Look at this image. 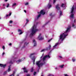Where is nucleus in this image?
<instances>
[{
	"label": "nucleus",
	"instance_id": "63",
	"mask_svg": "<svg viewBox=\"0 0 76 76\" xmlns=\"http://www.w3.org/2000/svg\"><path fill=\"white\" fill-rule=\"evenodd\" d=\"M12 34H13V32H12Z\"/></svg>",
	"mask_w": 76,
	"mask_h": 76
},
{
	"label": "nucleus",
	"instance_id": "13",
	"mask_svg": "<svg viewBox=\"0 0 76 76\" xmlns=\"http://www.w3.org/2000/svg\"><path fill=\"white\" fill-rule=\"evenodd\" d=\"M0 66L1 67H3V68H5V67L6 66V65L5 64L3 65V64H0Z\"/></svg>",
	"mask_w": 76,
	"mask_h": 76
},
{
	"label": "nucleus",
	"instance_id": "61",
	"mask_svg": "<svg viewBox=\"0 0 76 76\" xmlns=\"http://www.w3.org/2000/svg\"><path fill=\"white\" fill-rule=\"evenodd\" d=\"M56 69H57V68H56Z\"/></svg>",
	"mask_w": 76,
	"mask_h": 76
},
{
	"label": "nucleus",
	"instance_id": "42",
	"mask_svg": "<svg viewBox=\"0 0 76 76\" xmlns=\"http://www.w3.org/2000/svg\"><path fill=\"white\" fill-rule=\"evenodd\" d=\"M17 58H18V57H15L14 58H13V59H16Z\"/></svg>",
	"mask_w": 76,
	"mask_h": 76
},
{
	"label": "nucleus",
	"instance_id": "46",
	"mask_svg": "<svg viewBox=\"0 0 76 76\" xmlns=\"http://www.w3.org/2000/svg\"><path fill=\"white\" fill-rule=\"evenodd\" d=\"M26 76H30V75L29 74H27Z\"/></svg>",
	"mask_w": 76,
	"mask_h": 76
},
{
	"label": "nucleus",
	"instance_id": "30",
	"mask_svg": "<svg viewBox=\"0 0 76 76\" xmlns=\"http://www.w3.org/2000/svg\"><path fill=\"white\" fill-rule=\"evenodd\" d=\"M18 62H21V61H22V60H19L17 61V62H18Z\"/></svg>",
	"mask_w": 76,
	"mask_h": 76
},
{
	"label": "nucleus",
	"instance_id": "34",
	"mask_svg": "<svg viewBox=\"0 0 76 76\" xmlns=\"http://www.w3.org/2000/svg\"><path fill=\"white\" fill-rule=\"evenodd\" d=\"M48 76H54V75H52L51 74H49Z\"/></svg>",
	"mask_w": 76,
	"mask_h": 76
},
{
	"label": "nucleus",
	"instance_id": "36",
	"mask_svg": "<svg viewBox=\"0 0 76 76\" xmlns=\"http://www.w3.org/2000/svg\"><path fill=\"white\" fill-rule=\"evenodd\" d=\"M52 39H49V40L48 41V42H50V41H51V40H52Z\"/></svg>",
	"mask_w": 76,
	"mask_h": 76
},
{
	"label": "nucleus",
	"instance_id": "59",
	"mask_svg": "<svg viewBox=\"0 0 76 76\" xmlns=\"http://www.w3.org/2000/svg\"><path fill=\"white\" fill-rule=\"evenodd\" d=\"M44 56V54H42V56Z\"/></svg>",
	"mask_w": 76,
	"mask_h": 76
},
{
	"label": "nucleus",
	"instance_id": "32",
	"mask_svg": "<svg viewBox=\"0 0 76 76\" xmlns=\"http://www.w3.org/2000/svg\"><path fill=\"white\" fill-rule=\"evenodd\" d=\"M12 22H13V21L12 20H10L9 21L10 23H12Z\"/></svg>",
	"mask_w": 76,
	"mask_h": 76
},
{
	"label": "nucleus",
	"instance_id": "10",
	"mask_svg": "<svg viewBox=\"0 0 76 76\" xmlns=\"http://www.w3.org/2000/svg\"><path fill=\"white\" fill-rule=\"evenodd\" d=\"M59 4H57L56 5V8L58 10H60V7H59Z\"/></svg>",
	"mask_w": 76,
	"mask_h": 76
},
{
	"label": "nucleus",
	"instance_id": "35",
	"mask_svg": "<svg viewBox=\"0 0 76 76\" xmlns=\"http://www.w3.org/2000/svg\"><path fill=\"white\" fill-rule=\"evenodd\" d=\"M18 32H21V31H22V30H20V29H19L18 30Z\"/></svg>",
	"mask_w": 76,
	"mask_h": 76
},
{
	"label": "nucleus",
	"instance_id": "23",
	"mask_svg": "<svg viewBox=\"0 0 76 76\" xmlns=\"http://www.w3.org/2000/svg\"><path fill=\"white\" fill-rule=\"evenodd\" d=\"M34 71V68L32 67L31 68V72H32Z\"/></svg>",
	"mask_w": 76,
	"mask_h": 76
},
{
	"label": "nucleus",
	"instance_id": "47",
	"mask_svg": "<svg viewBox=\"0 0 76 76\" xmlns=\"http://www.w3.org/2000/svg\"><path fill=\"white\" fill-rule=\"evenodd\" d=\"M52 13H50V16H52Z\"/></svg>",
	"mask_w": 76,
	"mask_h": 76
},
{
	"label": "nucleus",
	"instance_id": "3",
	"mask_svg": "<svg viewBox=\"0 0 76 76\" xmlns=\"http://www.w3.org/2000/svg\"><path fill=\"white\" fill-rule=\"evenodd\" d=\"M35 54V53H34L31 54L29 56V57L31 59V60L33 61V64H34L35 61V56H34Z\"/></svg>",
	"mask_w": 76,
	"mask_h": 76
},
{
	"label": "nucleus",
	"instance_id": "44",
	"mask_svg": "<svg viewBox=\"0 0 76 76\" xmlns=\"http://www.w3.org/2000/svg\"><path fill=\"white\" fill-rule=\"evenodd\" d=\"M59 57H60L61 58H62V57L61 56H59Z\"/></svg>",
	"mask_w": 76,
	"mask_h": 76
},
{
	"label": "nucleus",
	"instance_id": "19",
	"mask_svg": "<svg viewBox=\"0 0 76 76\" xmlns=\"http://www.w3.org/2000/svg\"><path fill=\"white\" fill-rule=\"evenodd\" d=\"M73 17H74V14H72V15H71L70 17L73 18Z\"/></svg>",
	"mask_w": 76,
	"mask_h": 76
},
{
	"label": "nucleus",
	"instance_id": "22",
	"mask_svg": "<svg viewBox=\"0 0 76 76\" xmlns=\"http://www.w3.org/2000/svg\"><path fill=\"white\" fill-rule=\"evenodd\" d=\"M64 65H62L59 66V67H61V68H63V67H64Z\"/></svg>",
	"mask_w": 76,
	"mask_h": 76
},
{
	"label": "nucleus",
	"instance_id": "52",
	"mask_svg": "<svg viewBox=\"0 0 76 76\" xmlns=\"http://www.w3.org/2000/svg\"><path fill=\"white\" fill-rule=\"evenodd\" d=\"M9 45H12V43H10L9 44Z\"/></svg>",
	"mask_w": 76,
	"mask_h": 76
},
{
	"label": "nucleus",
	"instance_id": "64",
	"mask_svg": "<svg viewBox=\"0 0 76 76\" xmlns=\"http://www.w3.org/2000/svg\"><path fill=\"white\" fill-rule=\"evenodd\" d=\"M42 76H43V75H42Z\"/></svg>",
	"mask_w": 76,
	"mask_h": 76
},
{
	"label": "nucleus",
	"instance_id": "15",
	"mask_svg": "<svg viewBox=\"0 0 76 76\" xmlns=\"http://www.w3.org/2000/svg\"><path fill=\"white\" fill-rule=\"evenodd\" d=\"M63 15V12H61V11H60L59 16H61V15Z\"/></svg>",
	"mask_w": 76,
	"mask_h": 76
},
{
	"label": "nucleus",
	"instance_id": "33",
	"mask_svg": "<svg viewBox=\"0 0 76 76\" xmlns=\"http://www.w3.org/2000/svg\"><path fill=\"white\" fill-rule=\"evenodd\" d=\"M23 34V32H22V31H21V32L19 34V35H21V34Z\"/></svg>",
	"mask_w": 76,
	"mask_h": 76
},
{
	"label": "nucleus",
	"instance_id": "60",
	"mask_svg": "<svg viewBox=\"0 0 76 76\" xmlns=\"http://www.w3.org/2000/svg\"><path fill=\"white\" fill-rule=\"evenodd\" d=\"M75 9H76V7H75Z\"/></svg>",
	"mask_w": 76,
	"mask_h": 76
},
{
	"label": "nucleus",
	"instance_id": "29",
	"mask_svg": "<svg viewBox=\"0 0 76 76\" xmlns=\"http://www.w3.org/2000/svg\"><path fill=\"white\" fill-rule=\"evenodd\" d=\"M11 69H10V68H8V72H10V71H11Z\"/></svg>",
	"mask_w": 76,
	"mask_h": 76
},
{
	"label": "nucleus",
	"instance_id": "39",
	"mask_svg": "<svg viewBox=\"0 0 76 76\" xmlns=\"http://www.w3.org/2000/svg\"><path fill=\"white\" fill-rule=\"evenodd\" d=\"M9 16H11V15H12V13H11V12H10L9 13Z\"/></svg>",
	"mask_w": 76,
	"mask_h": 76
},
{
	"label": "nucleus",
	"instance_id": "28",
	"mask_svg": "<svg viewBox=\"0 0 76 76\" xmlns=\"http://www.w3.org/2000/svg\"><path fill=\"white\" fill-rule=\"evenodd\" d=\"M29 4V3H28V2H26L25 4V5H26H26H28Z\"/></svg>",
	"mask_w": 76,
	"mask_h": 76
},
{
	"label": "nucleus",
	"instance_id": "58",
	"mask_svg": "<svg viewBox=\"0 0 76 76\" xmlns=\"http://www.w3.org/2000/svg\"><path fill=\"white\" fill-rule=\"evenodd\" d=\"M42 56L41 57V58H42Z\"/></svg>",
	"mask_w": 76,
	"mask_h": 76
},
{
	"label": "nucleus",
	"instance_id": "5",
	"mask_svg": "<svg viewBox=\"0 0 76 76\" xmlns=\"http://www.w3.org/2000/svg\"><path fill=\"white\" fill-rule=\"evenodd\" d=\"M48 48H49V49L48 48H46V49H43L40 52H43V51H44L45 50H47V51H48V50H50L51 49V45H49V46L48 47Z\"/></svg>",
	"mask_w": 76,
	"mask_h": 76
},
{
	"label": "nucleus",
	"instance_id": "20",
	"mask_svg": "<svg viewBox=\"0 0 76 76\" xmlns=\"http://www.w3.org/2000/svg\"><path fill=\"white\" fill-rule=\"evenodd\" d=\"M64 7V4H62L61 5V7Z\"/></svg>",
	"mask_w": 76,
	"mask_h": 76
},
{
	"label": "nucleus",
	"instance_id": "62",
	"mask_svg": "<svg viewBox=\"0 0 76 76\" xmlns=\"http://www.w3.org/2000/svg\"><path fill=\"white\" fill-rule=\"evenodd\" d=\"M44 26H43V27H44Z\"/></svg>",
	"mask_w": 76,
	"mask_h": 76
},
{
	"label": "nucleus",
	"instance_id": "53",
	"mask_svg": "<svg viewBox=\"0 0 76 76\" xmlns=\"http://www.w3.org/2000/svg\"><path fill=\"white\" fill-rule=\"evenodd\" d=\"M8 1V0H5L4 1Z\"/></svg>",
	"mask_w": 76,
	"mask_h": 76
},
{
	"label": "nucleus",
	"instance_id": "6",
	"mask_svg": "<svg viewBox=\"0 0 76 76\" xmlns=\"http://www.w3.org/2000/svg\"><path fill=\"white\" fill-rule=\"evenodd\" d=\"M46 58H50V56L49 55H46L43 57L42 59L43 61H44L45 60Z\"/></svg>",
	"mask_w": 76,
	"mask_h": 76
},
{
	"label": "nucleus",
	"instance_id": "57",
	"mask_svg": "<svg viewBox=\"0 0 76 76\" xmlns=\"http://www.w3.org/2000/svg\"><path fill=\"white\" fill-rule=\"evenodd\" d=\"M50 4H48V6H49V5H50Z\"/></svg>",
	"mask_w": 76,
	"mask_h": 76
},
{
	"label": "nucleus",
	"instance_id": "49",
	"mask_svg": "<svg viewBox=\"0 0 76 76\" xmlns=\"http://www.w3.org/2000/svg\"><path fill=\"white\" fill-rule=\"evenodd\" d=\"M9 16V15H6V17H8V16Z\"/></svg>",
	"mask_w": 76,
	"mask_h": 76
},
{
	"label": "nucleus",
	"instance_id": "2",
	"mask_svg": "<svg viewBox=\"0 0 76 76\" xmlns=\"http://www.w3.org/2000/svg\"><path fill=\"white\" fill-rule=\"evenodd\" d=\"M36 28H37V26L34 25L33 27L32 32L31 34L30 35H33L37 31H38V29H36Z\"/></svg>",
	"mask_w": 76,
	"mask_h": 76
},
{
	"label": "nucleus",
	"instance_id": "4",
	"mask_svg": "<svg viewBox=\"0 0 76 76\" xmlns=\"http://www.w3.org/2000/svg\"><path fill=\"white\" fill-rule=\"evenodd\" d=\"M44 63H40V61H39L36 62V65H37V66H38V67L39 68H40V66H43V65H44Z\"/></svg>",
	"mask_w": 76,
	"mask_h": 76
},
{
	"label": "nucleus",
	"instance_id": "37",
	"mask_svg": "<svg viewBox=\"0 0 76 76\" xmlns=\"http://www.w3.org/2000/svg\"><path fill=\"white\" fill-rule=\"evenodd\" d=\"M2 48H3V50H4V49H5V47H4V46H2Z\"/></svg>",
	"mask_w": 76,
	"mask_h": 76
},
{
	"label": "nucleus",
	"instance_id": "56",
	"mask_svg": "<svg viewBox=\"0 0 76 76\" xmlns=\"http://www.w3.org/2000/svg\"><path fill=\"white\" fill-rule=\"evenodd\" d=\"M49 23V21L47 23H46V24H47V23Z\"/></svg>",
	"mask_w": 76,
	"mask_h": 76
},
{
	"label": "nucleus",
	"instance_id": "14",
	"mask_svg": "<svg viewBox=\"0 0 76 76\" xmlns=\"http://www.w3.org/2000/svg\"><path fill=\"white\" fill-rule=\"evenodd\" d=\"M28 44H29L28 43H26V42L24 43V46H23L22 47V48H25V45H28Z\"/></svg>",
	"mask_w": 76,
	"mask_h": 76
},
{
	"label": "nucleus",
	"instance_id": "41",
	"mask_svg": "<svg viewBox=\"0 0 76 76\" xmlns=\"http://www.w3.org/2000/svg\"><path fill=\"white\" fill-rule=\"evenodd\" d=\"M51 6H52L51 5H49V6L48 7V9H50V7H51Z\"/></svg>",
	"mask_w": 76,
	"mask_h": 76
},
{
	"label": "nucleus",
	"instance_id": "17",
	"mask_svg": "<svg viewBox=\"0 0 76 76\" xmlns=\"http://www.w3.org/2000/svg\"><path fill=\"white\" fill-rule=\"evenodd\" d=\"M58 43H57L54 46H53V48L56 47L57 45H58Z\"/></svg>",
	"mask_w": 76,
	"mask_h": 76
},
{
	"label": "nucleus",
	"instance_id": "45",
	"mask_svg": "<svg viewBox=\"0 0 76 76\" xmlns=\"http://www.w3.org/2000/svg\"><path fill=\"white\" fill-rule=\"evenodd\" d=\"M11 67V65H10V66H9V68H8L10 69Z\"/></svg>",
	"mask_w": 76,
	"mask_h": 76
},
{
	"label": "nucleus",
	"instance_id": "7",
	"mask_svg": "<svg viewBox=\"0 0 76 76\" xmlns=\"http://www.w3.org/2000/svg\"><path fill=\"white\" fill-rule=\"evenodd\" d=\"M38 13L40 14V15L42 14L44 15H45V12H44V10H42L40 12H38Z\"/></svg>",
	"mask_w": 76,
	"mask_h": 76
},
{
	"label": "nucleus",
	"instance_id": "40",
	"mask_svg": "<svg viewBox=\"0 0 76 76\" xmlns=\"http://www.w3.org/2000/svg\"><path fill=\"white\" fill-rule=\"evenodd\" d=\"M56 0H53V4H54L56 3Z\"/></svg>",
	"mask_w": 76,
	"mask_h": 76
},
{
	"label": "nucleus",
	"instance_id": "21",
	"mask_svg": "<svg viewBox=\"0 0 76 76\" xmlns=\"http://www.w3.org/2000/svg\"><path fill=\"white\" fill-rule=\"evenodd\" d=\"M7 71H6L5 72H4L3 74L4 75H6V74H7Z\"/></svg>",
	"mask_w": 76,
	"mask_h": 76
},
{
	"label": "nucleus",
	"instance_id": "24",
	"mask_svg": "<svg viewBox=\"0 0 76 76\" xmlns=\"http://www.w3.org/2000/svg\"><path fill=\"white\" fill-rule=\"evenodd\" d=\"M26 21H27V22L26 23V24L28 23V22H29V20H28V19H26Z\"/></svg>",
	"mask_w": 76,
	"mask_h": 76
},
{
	"label": "nucleus",
	"instance_id": "12",
	"mask_svg": "<svg viewBox=\"0 0 76 76\" xmlns=\"http://www.w3.org/2000/svg\"><path fill=\"white\" fill-rule=\"evenodd\" d=\"M33 42L34 43V46L35 47V46L37 45V42H36V41H35V39H34L33 40Z\"/></svg>",
	"mask_w": 76,
	"mask_h": 76
},
{
	"label": "nucleus",
	"instance_id": "27",
	"mask_svg": "<svg viewBox=\"0 0 76 76\" xmlns=\"http://www.w3.org/2000/svg\"><path fill=\"white\" fill-rule=\"evenodd\" d=\"M72 27H74V28H75L76 27L75 26V24H72Z\"/></svg>",
	"mask_w": 76,
	"mask_h": 76
},
{
	"label": "nucleus",
	"instance_id": "50",
	"mask_svg": "<svg viewBox=\"0 0 76 76\" xmlns=\"http://www.w3.org/2000/svg\"><path fill=\"white\" fill-rule=\"evenodd\" d=\"M5 54V53H2V55L3 56H4V54Z\"/></svg>",
	"mask_w": 76,
	"mask_h": 76
},
{
	"label": "nucleus",
	"instance_id": "16",
	"mask_svg": "<svg viewBox=\"0 0 76 76\" xmlns=\"http://www.w3.org/2000/svg\"><path fill=\"white\" fill-rule=\"evenodd\" d=\"M41 14H39V15H38L37 18V20H38V19H39V17L41 16Z\"/></svg>",
	"mask_w": 76,
	"mask_h": 76
},
{
	"label": "nucleus",
	"instance_id": "8",
	"mask_svg": "<svg viewBox=\"0 0 76 76\" xmlns=\"http://www.w3.org/2000/svg\"><path fill=\"white\" fill-rule=\"evenodd\" d=\"M41 34H40L38 37V38L39 40H42V39H44V37H41Z\"/></svg>",
	"mask_w": 76,
	"mask_h": 76
},
{
	"label": "nucleus",
	"instance_id": "38",
	"mask_svg": "<svg viewBox=\"0 0 76 76\" xmlns=\"http://www.w3.org/2000/svg\"><path fill=\"white\" fill-rule=\"evenodd\" d=\"M72 61H73V62H74V61H75V59H72Z\"/></svg>",
	"mask_w": 76,
	"mask_h": 76
},
{
	"label": "nucleus",
	"instance_id": "26",
	"mask_svg": "<svg viewBox=\"0 0 76 76\" xmlns=\"http://www.w3.org/2000/svg\"><path fill=\"white\" fill-rule=\"evenodd\" d=\"M34 76H35L36 74H37V72H34Z\"/></svg>",
	"mask_w": 76,
	"mask_h": 76
},
{
	"label": "nucleus",
	"instance_id": "9",
	"mask_svg": "<svg viewBox=\"0 0 76 76\" xmlns=\"http://www.w3.org/2000/svg\"><path fill=\"white\" fill-rule=\"evenodd\" d=\"M74 7L75 6L74 5H73L72 7L71 12V13H73L74 12V10H75V8H74Z\"/></svg>",
	"mask_w": 76,
	"mask_h": 76
},
{
	"label": "nucleus",
	"instance_id": "54",
	"mask_svg": "<svg viewBox=\"0 0 76 76\" xmlns=\"http://www.w3.org/2000/svg\"><path fill=\"white\" fill-rule=\"evenodd\" d=\"M3 6H5V5L4 4H3Z\"/></svg>",
	"mask_w": 76,
	"mask_h": 76
},
{
	"label": "nucleus",
	"instance_id": "18",
	"mask_svg": "<svg viewBox=\"0 0 76 76\" xmlns=\"http://www.w3.org/2000/svg\"><path fill=\"white\" fill-rule=\"evenodd\" d=\"M16 6V3H14V4H13L12 6V7H14V6Z\"/></svg>",
	"mask_w": 76,
	"mask_h": 76
},
{
	"label": "nucleus",
	"instance_id": "11",
	"mask_svg": "<svg viewBox=\"0 0 76 76\" xmlns=\"http://www.w3.org/2000/svg\"><path fill=\"white\" fill-rule=\"evenodd\" d=\"M23 70L24 72V73H28V70L26 69V67H25L24 68H23Z\"/></svg>",
	"mask_w": 76,
	"mask_h": 76
},
{
	"label": "nucleus",
	"instance_id": "1",
	"mask_svg": "<svg viewBox=\"0 0 76 76\" xmlns=\"http://www.w3.org/2000/svg\"><path fill=\"white\" fill-rule=\"evenodd\" d=\"M68 27H69L67 28V29L66 31V32L60 35L59 37V40L61 39V41H63L64 39L66 38V36L68 35L67 32H69L70 29H71L70 25L69 26H68Z\"/></svg>",
	"mask_w": 76,
	"mask_h": 76
},
{
	"label": "nucleus",
	"instance_id": "25",
	"mask_svg": "<svg viewBox=\"0 0 76 76\" xmlns=\"http://www.w3.org/2000/svg\"><path fill=\"white\" fill-rule=\"evenodd\" d=\"M9 4L7 3V7H9Z\"/></svg>",
	"mask_w": 76,
	"mask_h": 76
},
{
	"label": "nucleus",
	"instance_id": "55",
	"mask_svg": "<svg viewBox=\"0 0 76 76\" xmlns=\"http://www.w3.org/2000/svg\"><path fill=\"white\" fill-rule=\"evenodd\" d=\"M17 76H19V75H18Z\"/></svg>",
	"mask_w": 76,
	"mask_h": 76
},
{
	"label": "nucleus",
	"instance_id": "43",
	"mask_svg": "<svg viewBox=\"0 0 76 76\" xmlns=\"http://www.w3.org/2000/svg\"><path fill=\"white\" fill-rule=\"evenodd\" d=\"M64 76H68V75H67V74H64Z\"/></svg>",
	"mask_w": 76,
	"mask_h": 76
},
{
	"label": "nucleus",
	"instance_id": "51",
	"mask_svg": "<svg viewBox=\"0 0 76 76\" xmlns=\"http://www.w3.org/2000/svg\"><path fill=\"white\" fill-rule=\"evenodd\" d=\"M24 12L25 13H26V10H24Z\"/></svg>",
	"mask_w": 76,
	"mask_h": 76
},
{
	"label": "nucleus",
	"instance_id": "31",
	"mask_svg": "<svg viewBox=\"0 0 76 76\" xmlns=\"http://www.w3.org/2000/svg\"><path fill=\"white\" fill-rule=\"evenodd\" d=\"M9 63H10V64H13V62H12V61H10Z\"/></svg>",
	"mask_w": 76,
	"mask_h": 76
},
{
	"label": "nucleus",
	"instance_id": "48",
	"mask_svg": "<svg viewBox=\"0 0 76 76\" xmlns=\"http://www.w3.org/2000/svg\"><path fill=\"white\" fill-rule=\"evenodd\" d=\"M74 23H75V22H76V20H74Z\"/></svg>",
	"mask_w": 76,
	"mask_h": 76
}]
</instances>
